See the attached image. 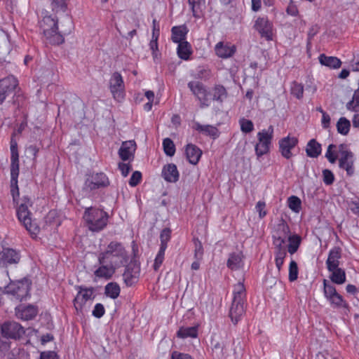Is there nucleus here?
I'll list each match as a JSON object with an SVG mask.
<instances>
[{"mask_svg":"<svg viewBox=\"0 0 359 359\" xmlns=\"http://www.w3.org/2000/svg\"><path fill=\"white\" fill-rule=\"evenodd\" d=\"M97 259L102 262H109V264L120 268L127 264L128 256L121 243L111 241L104 250L98 254Z\"/></svg>","mask_w":359,"mask_h":359,"instance_id":"1","label":"nucleus"},{"mask_svg":"<svg viewBox=\"0 0 359 359\" xmlns=\"http://www.w3.org/2000/svg\"><path fill=\"white\" fill-rule=\"evenodd\" d=\"M246 290L243 283L239 282L233 287V301L229 310L231 321L236 324L245 313Z\"/></svg>","mask_w":359,"mask_h":359,"instance_id":"2","label":"nucleus"},{"mask_svg":"<svg viewBox=\"0 0 359 359\" xmlns=\"http://www.w3.org/2000/svg\"><path fill=\"white\" fill-rule=\"evenodd\" d=\"M83 219L90 231L99 232L107 226L109 215L103 209L90 207L86 208Z\"/></svg>","mask_w":359,"mask_h":359,"instance_id":"3","label":"nucleus"},{"mask_svg":"<svg viewBox=\"0 0 359 359\" xmlns=\"http://www.w3.org/2000/svg\"><path fill=\"white\" fill-rule=\"evenodd\" d=\"M57 19L50 15H46L40 22V27L48 43L60 45L65 41V37L58 31Z\"/></svg>","mask_w":359,"mask_h":359,"instance_id":"4","label":"nucleus"},{"mask_svg":"<svg viewBox=\"0 0 359 359\" xmlns=\"http://www.w3.org/2000/svg\"><path fill=\"white\" fill-rule=\"evenodd\" d=\"M32 205L30 200L25 197L17 208V216L19 221L23 224L32 236H36L39 232V228L36 222L30 217V212L28 209Z\"/></svg>","mask_w":359,"mask_h":359,"instance_id":"5","label":"nucleus"},{"mask_svg":"<svg viewBox=\"0 0 359 359\" xmlns=\"http://www.w3.org/2000/svg\"><path fill=\"white\" fill-rule=\"evenodd\" d=\"M31 285L32 282L27 278L11 281L5 287V292L13 296L19 301L25 300L29 296Z\"/></svg>","mask_w":359,"mask_h":359,"instance_id":"6","label":"nucleus"},{"mask_svg":"<svg viewBox=\"0 0 359 359\" xmlns=\"http://www.w3.org/2000/svg\"><path fill=\"white\" fill-rule=\"evenodd\" d=\"M323 294L333 309H346L348 306L344 297L337 292L336 287L325 279L323 280Z\"/></svg>","mask_w":359,"mask_h":359,"instance_id":"7","label":"nucleus"},{"mask_svg":"<svg viewBox=\"0 0 359 359\" xmlns=\"http://www.w3.org/2000/svg\"><path fill=\"white\" fill-rule=\"evenodd\" d=\"M78 292L74 299V306L77 313H82L93 302L95 290L93 287L77 286Z\"/></svg>","mask_w":359,"mask_h":359,"instance_id":"8","label":"nucleus"},{"mask_svg":"<svg viewBox=\"0 0 359 359\" xmlns=\"http://www.w3.org/2000/svg\"><path fill=\"white\" fill-rule=\"evenodd\" d=\"M273 126H269L267 129H263L257 133L258 142L255 147V150L258 158L269 151L273 137Z\"/></svg>","mask_w":359,"mask_h":359,"instance_id":"9","label":"nucleus"},{"mask_svg":"<svg viewBox=\"0 0 359 359\" xmlns=\"http://www.w3.org/2000/svg\"><path fill=\"white\" fill-rule=\"evenodd\" d=\"M109 90L114 100L118 102L123 100L125 93V85L121 74L114 72L109 79Z\"/></svg>","mask_w":359,"mask_h":359,"instance_id":"10","label":"nucleus"},{"mask_svg":"<svg viewBox=\"0 0 359 359\" xmlns=\"http://www.w3.org/2000/svg\"><path fill=\"white\" fill-rule=\"evenodd\" d=\"M254 28L262 37L268 41L273 39V26L267 17H259L255 22Z\"/></svg>","mask_w":359,"mask_h":359,"instance_id":"11","label":"nucleus"},{"mask_svg":"<svg viewBox=\"0 0 359 359\" xmlns=\"http://www.w3.org/2000/svg\"><path fill=\"white\" fill-rule=\"evenodd\" d=\"M298 142L297 137L290 135L281 138L278 141V148L281 155L286 159L291 158L293 156L292 150L297 145Z\"/></svg>","mask_w":359,"mask_h":359,"instance_id":"12","label":"nucleus"},{"mask_svg":"<svg viewBox=\"0 0 359 359\" xmlns=\"http://www.w3.org/2000/svg\"><path fill=\"white\" fill-rule=\"evenodd\" d=\"M339 151L340 153L339 166L345 169L348 175H351L354 172L353 168V155L346 149L344 144H340L339 147Z\"/></svg>","mask_w":359,"mask_h":359,"instance_id":"13","label":"nucleus"},{"mask_svg":"<svg viewBox=\"0 0 359 359\" xmlns=\"http://www.w3.org/2000/svg\"><path fill=\"white\" fill-rule=\"evenodd\" d=\"M1 332L4 337L11 339H18L24 333V328L16 322H7L2 325Z\"/></svg>","mask_w":359,"mask_h":359,"instance_id":"14","label":"nucleus"},{"mask_svg":"<svg viewBox=\"0 0 359 359\" xmlns=\"http://www.w3.org/2000/svg\"><path fill=\"white\" fill-rule=\"evenodd\" d=\"M236 51L235 45L225 41H219L215 46V52L217 57L228 59L234 55Z\"/></svg>","mask_w":359,"mask_h":359,"instance_id":"15","label":"nucleus"},{"mask_svg":"<svg viewBox=\"0 0 359 359\" xmlns=\"http://www.w3.org/2000/svg\"><path fill=\"white\" fill-rule=\"evenodd\" d=\"M109 184V180L105 174L95 173L90 176L86 181V187L90 190L104 187Z\"/></svg>","mask_w":359,"mask_h":359,"instance_id":"16","label":"nucleus"},{"mask_svg":"<svg viewBox=\"0 0 359 359\" xmlns=\"http://www.w3.org/2000/svg\"><path fill=\"white\" fill-rule=\"evenodd\" d=\"M11 172L12 175V184L16 185L17 178L19 175V156L17 144L11 142Z\"/></svg>","mask_w":359,"mask_h":359,"instance_id":"17","label":"nucleus"},{"mask_svg":"<svg viewBox=\"0 0 359 359\" xmlns=\"http://www.w3.org/2000/svg\"><path fill=\"white\" fill-rule=\"evenodd\" d=\"M18 86V80L13 76L0 80V103H2L7 95Z\"/></svg>","mask_w":359,"mask_h":359,"instance_id":"18","label":"nucleus"},{"mask_svg":"<svg viewBox=\"0 0 359 359\" xmlns=\"http://www.w3.org/2000/svg\"><path fill=\"white\" fill-rule=\"evenodd\" d=\"M98 263L100 266L94 271V275L98 278L109 280L113 276L116 269H118V267L109 264V262H102L101 261H98Z\"/></svg>","mask_w":359,"mask_h":359,"instance_id":"19","label":"nucleus"},{"mask_svg":"<svg viewBox=\"0 0 359 359\" xmlns=\"http://www.w3.org/2000/svg\"><path fill=\"white\" fill-rule=\"evenodd\" d=\"M20 259L19 252L11 248H5L0 253V264L3 266L17 264Z\"/></svg>","mask_w":359,"mask_h":359,"instance_id":"20","label":"nucleus"},{"mask_svg":"<svg viewBox=\"0 0 359 359\" xmlns=\"http://www.w3.org/2000/svg\"><path fill=\"white\" fill-rule=\"evenodd\" d=\"M135 150L136 144L135 141H126L122 143L118 150V155L120 158L124 161H130L134 157Z\"/></svg>","mask_w":359,"mask_h":359,"instance_id":"21","label":"nucleus"},{"mask_svg":"<svg viewBox=\"0 0 359 359\" xmlns=\"http://www.w3.org/2000/svg\"><path fill=\"white\" fill-rule=\"evenodd\" d=\"M162 176L168 182H177L180 176L177 166L173 163L164 165L162 170Z\"/></svg>","mask_w":359,"mask_h":359,"instance_id":"22","label":"nucleus"},{"mask_svg":"<svg viewBox=\"0 0 359 359\" xmlns=\"http://www.w3.org/2000/svg\"><path fill=\"white\" fill-rule=\"evenodd\" d=\"M16 316L25 320L34 318L37 314L36 307L29 305L27 306H19L16 309Z\"/></svg>","mask_w":359,"mask_h":359,"instance_id":"23","label":"nucleus"},{"mask_svg":"<svg viewBox=\"0 0 359 359\" xmlns=\"http://www.w3.org/2000/svg\"><path fill=\"white\" fill-rule=\"evenodd\" d=\"M185 154L189 162L193 165H196L202 155V151L193 144H188L185 148Z\"/></svg>","mask_w":359,"mask_h":359,"instance_id":"24","label":"nucleus"},{"mask_svg":"<svg viewBox=\"0 0 359 359\" xmlns=\"http://www.w3.org/2000/svg\"><path fill=\"white\" fill-rule=\"evenodd\" d=\"M164 236H168L169 231L163 230V231L161 234V243L159 250L156 256V258L154 259V269L155 271L158 270V269L160 268V266H161V264L164 260L165 251L167 248V244L164 242V240H163Z\"/></svg>","mask_w":359,"mask_h":359,"instance_id":"25","label":"nucleus"},{"mask_svg":"<svg viewBox=\"0 0 359 359\" xmlns=\"http://www.w3.org/2000/svg\"><path fill=\"white\" fill-rule=\"evenodd\" d=\"M341 258V252L339 248H334L330 250L326 265L328 271H332L339 268V259Z\"/></svg>","mask_w":359,"mask_h":359,"instance_id":"26","label":"nucleus"},{"mask_svg":"<svg viewBox=\"0 0 359 359\" xmlns=\"http://www.w3.org/2000/svg\"><path fill=\"white\" fill-rule=\"evenodd\" d=\"M171 39L173 43H179L186 41V36L188 33V29L185 25L175 26L171 29Z\"/></svg>","mask_w":359,"mask_h":359,"instance_id":"27","label":"nucleus"},{"mask_svg":"<svg viewBox=\"0 0 359 359\" xmlns=\"http://www.w3.org/2000/svg\"><path fill=\"white\" fill-rule=\"evenodd\" d=\"M319 62L330 69H339L341 65V60L337 57L327 56L325 54H320L318 57Z\"/></svg>","mask_w":359,"mask_h":359,"instance_id":"28","label":"nucleus"},{"mask_svg":"<svg viewBox=\"0 0 359 359\" xmlns=\"http://www.w3.org/2000/svg\"><path fill=\"white\" fill-rule=\"evenodd\" d=\"M289 233L290 229L287 224L283 220H281L275 226L272 237L273 238H280V239L283 238V240H286L289 237Z\"/></svg>","mask_w":359,"mask_h":359,"instance_id":"29","label":"nucleus"},{"mask_svg":"<svg viewBox=\"0 0 359 359\" xmlns=\"http://www.w3.org/2000/svg\"><path fill=\"white\" fill-rule=\"evenodd\" d=\"M178 57L184 60H188L192 54L191 46L188 41H184L178 43L177 48Z\"/></svg>","mask_w":359,"mask_h":359,"instance_id":"30","label":"nucleus"},{"mask_svg":"<svg viewBox=\"0 0 359 359\" xmlns=\"http://www.w3.org/2000/svg\"><path fill=\"white\" fill-rule=\"evenodd\" d=\"M243 255L241 253H232L227 260V266L231 270H238L243 266Z\"/></svg>","mask_w":359,"mask_h":359,"instance_id":"31","label":"nucleus"},{"mask_svg":"<svg viewBox=\"0 0 359 359\" xmlns=\"http://www.w3.org/2000/svg\"><path fill=\"white\" fill-rule=\"evenodd\" d=\"M321 144L315 139L309 141L306 147V153L309 157L317 158L321 154Z\"/></svg>","mask_w":359,"mask_h":359,"instance_id":"32","label":"nucleus"},{"mask_svg":"<svg viewBox=\"0 0 359 359\" xmlns=\"http://www.w3.org/2000/svg\"><path fill=\"white\" fill-rule=\"evenodd\" d=\"M195 129L206 135H209L214 139L219 137L218 129L210 125H201L200 123H196Z\"/></svg>","mask_w":359,"mask_h":359,"instance_id":"33","label":"nucleus"},{"mask_svg":"<svg viewBox=\"0 0 359 359\" xmlns=\"http://www.w3.org/2000/svg\"><path fill=\"white\" fill-rule=\"evenodd\" d=\"M139 277V271L137 269L130 270L127 268L123 274L124 283L128 286H131L137 281Z\"/></svg>","mask_w":359,"mask_h":359,"instance_id":"34","label":"nucleus"},{"mask_svg":"<svg viewBox=\"0 0 359 359\" xmlns=\"http://www.w3.org/2000/svg\"><path fill=\"white\" fill-rule=\"evenodd\" d=\"M329 271L331 272L330 278L332 283L341 285L346 282V277L344 269L339 267Z\"/></svg>","mask_w":359,"mask_h":359,"instance_id":"35","label":"nucleus"},{"mask_svg":"<svg viewBox=\"0 0 359 359\" xmlns=\"http://www.w3.org/2000/svg\"><path fill=\"white\" fill-rule=\"evenodd\" d=\"M191 8L193 15L196 18H200L202 15V6H204L205 0H189Z\"/></svg>","mask_w":359,"mask_h":359,"instance_id":"36","label":"nucleus"},{"mask_svg":"<svg viewBox=\"0 0 359 359\" xmlns=\"http://www.w3.org/2000/svg\"><path fill=\"white\" fill-rule=\"evenodd\" d=\"M188 87L196 98L203 95L202 94L207 90L203 84L199 81H190L188 83Z\"/></svg>","mask_w":359,"mask_h":359,"instance_id":"37","label":"nucleus"},{"mask_svg":"<svg viewBox=\"0 0 359 359\" xmlns=\"http://www.w3.org/2000/svg\"><path fill=\"white\" fill-rule=\"evenodd\" d=\"M197 334L198 330L196 327H182L177 332V336L180 338H195Z\"/></svg>","mask_w":359,"mask_h":359,"instance_id":"38","label":"nucleus"},{"mask_svg":"<svg viewBox=\"0 0 359 359\" xmlns=\"http://www.w3.org/2000/svg\"><path fill=\"white\" fill-rule=\"evenodd\" d=\"M212 96L214 100L223 102L227 97L226 88L221 85L215 86L212 90Z\"/></svg>","mask_w":359,"mask_h":359,"instance_id":"39","label":"nucleus"},{"mask_svg":"<svg viewBox=\"0 0 359 359\" xmlns=\"http://www.w3.org/2000/svg\"><path fill=\"white\" fill-rule=\"evenodd\" d=\"M289 245L287 246V251L290 255L294 254L300 245L301 239L297 235L290 236L287 238Z\"/></svg>","mask_w":359,"mask_h":359,"instance_id":"40","label":"nucleus"},{"mask_svg":"<svg viewBox=\"0 0 359 359\" xmlns=\"http://www.w3.org/2000/svg\"><path fill=\"white\" fill-rule=\"evenodd\" d=\"M120 287L116 283H109L105 286V294L111 299H116L119 296Z\"/></svg>","mask_w":359,"mask_h":359,"instance_id":"41","label":"nucleus"},{"mask_svg":"<svg viewBox=\"0 0 359 359\" xmlns=\"http://www.w3.org/2000/svg\"><path fill=\"white\" fill-rule=\"evenodd\" d=\"M350 126V121L344 117H341L337 123V129L338 133L343 135H346L348 133Z\"/></svg>","mask_w":359,"mask_h":359,"instance_id":"42","label":"nucleus"},{"mask_svg":"<svg viewBox=\"0 0 359 359\" xmlns=\"http://www.w3.org/2000/svg\"><path fill=\"white\" fill-rule=\"evenodd\" d=\"M163 151L167 156H174L175 153V146L170 138L167 137L163 140Z\"/></svg>","mask_w":359,"mask_h":359,"instance_id":"43","label":"nucleus"},{"mask_svg":"<svg viewBox=\"0 0 359 359\" xmlns=\"http://www.w3.org/2000/svg\"><path fill=\"white\" fill-rule=\"evenodd\" d=\"M346 108L355 112L359 111V88L354 92L352 100L346 104Z\"/></svg>","mask_w":359,"mask_h":359,"instance_id":"44","label":"nucleus"},{"mask_svg":"<svg viewBox=\"0 0 359 359\" xmlns=\"http://www.w3.org/2000/svg\"><path fill=\"white\" fill-rule=\"evenodd\" d=\"M299 269L294 260H291L289 265L288 279L290 282L295 281L298 278Z\"/></svg>","mask_w":359,"mask_h":359,"instance_id":"45","label":"nucleus"},{"mask_svg":"<svg viewBox=\"0 0 359 359\" xmlns=\"http://www.w3.org/2000/svg\"><path fill=\"white\" fill-rule=\"evenodd\" d=\"M239 125L241 127V130L243 133H249L254 130V124L252 121L245 118H240Z\"/></svg>","mask_w":359,"mask_h":359,"instance_id":"46","label":"nucleus"},{"mask_svg":"<svg viewBox=\"0 0 359 359\" xmlns=\"http://www.w3.org/2000/svg\"><path fill=\"white\" fill-rule=\"evenodd\" d=\"M301 200L295 196H292L288 198L289 208L295 212H299L301 209Z\"/></svg>","mask_w":359,"mask_h":359,"instance_id":"47","label":"nucleus"},{"mask_svg":"<svg viewBox=\"0 0 359 359\" xmlns=\"http://www.w3.org/2000/svg\"><path fill=\"white\" fill-rule=\"evenodd\" d=\"M291 93L297 99H301L304 94V86L297 82H293L291 84Z\"/></svg>","mask_w":359,"mask_h":359,"instance_id":"48","label":"nucleus"},{"mask_svg":"<svg viewBox=\"0 0 359 359\" xmlns=\"http://www.w3.org/2000/svg\"><path fill=\"white\" fill-rule=\"evenodd\" d=\"M336 147L334 144H330L325 153V157L332 163H334L337 158V151L333 150V149H336Z\"/></svg>","mask_w":359,"mask_h":359,"instance_id":"49","label":"nucleus"},{"mask_svg":"<svg viewBox=\"0 0 359 359\" xmlns=\"http://www.w3.org/2000/svg\"><path fill=\"white\" fill-rule=\"evenodd\" d=\"M53 10L55 11H65L67 8L68 0H51Z\"/></svg>","mask_w":359,"mask_h":359,"instance_id":"50","label":"nucleus"},{"mask_svg":"<svg viewBox=\"0 0 359 359\" xmlns=\"http://www.w3.org/2000/svg\"><path fill=\"white\" fill-rule=\"evenodd\" d=\"M285 243L286 240H283V238H273L274 250L287 251Z\"/></svg>","mask_w":359,"mask_h":359,"instance_id":"51","label":"nucleus"},{"mask_svg":"<svg viewBox=\"0 0 359 359\" xmlns=\"http://www.w3.org/2000/svg\"><path fill=\"white\" fill-rule=\"evenodd\" d=\"M104 306L100 303H97L95 305L92 314L93 316L100 318L104 316Z\"/></svg>","mask_w":359,"mask_h":359,"instance_id":"52","label":"nucleus"},{"mask_svg":"<svg viewBox=\"0 0 359 359\" xmlns=\"http://www.w3.org/2000/svg\"><path fill=\"white\" fill-rule=\"evenodd\" d=\"M202 95H201L198 97H197V100L200 102V107L201 108H204V107H207L210 106V100L209 98V95H208V91L206 90L205 92V93H203Z\"/></svg>","mask_w":359,"mask_h":359,"instance_id":"53","label":"nucleus"},{"mask_svg":"<svg viewBox=\"0 0 359 359\" xmlns=\"http://www.w3.org/2000/svg\"><path fill=\"white\" fill-rule=\"evenodd\" d=\"M141 178H142V174L140 172H139V171L134 172L129 180V184L131 187L137 186L140 182Z\"/></svg>","mask_w":359,"mask_h":359,"instance_id":"54","label":"nucleus"},{"mask_svg":"<svg viewBox=\"0 0 359 359\" xmlns=\"http://www.w3.org/2000/svg\"><path fill=\"white\" fill-rule=\"evenodd\" d=\"M266 203L264 201H258L256 204L255 209L259 213V217L263 218L266 215V211L265 210Z\"/></svg>","mask_w":359,"mask_h":359,"instance_id":"55","label":"nucleus"},{"mask_svg":"<svg viewBox=\"0 0 359 359\" xmlns=\"http://www.w3.org/2000/svg\"><path fill=\"white\" fill-rule=\"evenodd\" d=\"M323 182L325 184L330 185L333 183L334 177L333 173L329 170H325L323 172Z\"/></svg>","mask_w":359,"mask_h":359,"instance_id":"56","label":"nucleus"},{"mask_svg":"<svg viewBox=\"0 0 359 359\" xmlns=\"http://www.w3.org/2000/svg\"><path fill=\"white\" fill-rule=\"evenodd\" d=\"M158 38H152L149 43L150 49L152 51L154 58L157 57L158 55Z\"/></svg>","mask_w":359,"mask_h":359,"instance_id":"57","label":"nucleus"},{"mask_svg":"<svg viewBox=\"0 0 359 359\" xmlns=\"http://www.w3.org/2000/svg\"><path fill=\"white\" fill-rule=\"evenodd\" d=\"M39 359H59L55 352L48 351H42Z\"/></svg>","mask_w":359,"mask_h":359,"instance_id":"58","label":"nucleus"},{"mask_svg":"<svg viewBox=\"0 0 359 359\" xmlns=\"http://www.w3.org/2000/svg\"><path fill=\"white\" fill-rule=\"evenodd\" d=\"M118 168L121 170L122 175L123 177H126L131 170V165L130 163H120L118 164Z\"/></svg>","mask_w":359,"mask_h":359,"instance_id":"59","label":"nucleus"},{"mask_svg":"<svg viewBox=\"0 0 359 359\" xmlns=\"http://www.w3.org/2000/svg\"><path fill=\"white\" fill-rule=\"evenodd\" d=\"M330 116L327 113H323V115H322V119H321V126L323 128L327 129L330 128Z\"/></svg>","mask_w":359,"mask_h":359,"instance_id":"60","label":"nucleus"},{"mask_svg":"<svg viewBox=\"0 0 359 359\" xmlns=\"http://www.w3.org/2000/svg\"><path fill=\"white\" fill-rule=\"evenodd\" d=\"M152 38H158L160 35L159 24L156 19L153 20Z\"/></svg>","mask_w":359,"mask_h":359,"instance_id":"61","label":"nucleus"},{"mask_svg":"<svg viewBox=\"0 0 359 359\" xmlns=\"http://www.w3.org/2000/svg\"><path fill=\"white\" fill-rule=\"evenodd\" d=\"M286 12L288 15L292 16H297L299 13L297 6L292 3L290 4V5L287 6Z\"/></svg>","mask_w":359,"mask_h":359,"instance_id":"62","label":"nucleus"},{"mask_svg":"<svg viewBox=\"0 0 359 359\" xmlns=\"http://www.w3.org/2000/svg\"><path fill=\"white\" fill-rule=\"evenodd\" d=\"M351 212L359 217V201H353L349 205Z\"/></svg>","mask_w":359,"mask_h":359,"instance_id":"63","label":"nucleus"},{"mask_svg":"<svg viewBox=\"0 0 359 359\" xmlns=\"http://www.w3.org/2000/svg\"><path fill=\"white\" fill-rule=\"evenodd\" d=\"M351 67L352 71L358 72L359 71V55L353 58L351 63Z\"/></svg>","mask_w":359,"mask_h":359,"instance_id":"64","label":"nucleus"}]
</instances>
